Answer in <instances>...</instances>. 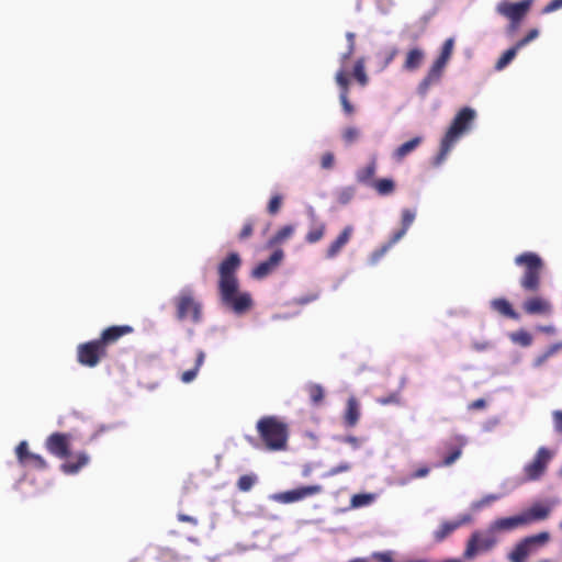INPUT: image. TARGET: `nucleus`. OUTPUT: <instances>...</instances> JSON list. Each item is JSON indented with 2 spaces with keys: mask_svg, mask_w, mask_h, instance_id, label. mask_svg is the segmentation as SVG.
Here are the masks:
<instances>
[{
  "mask_svg": "<svg viewBox=\"0 0 562 562\" xmlns=\"http://www.w3.org/2000/svg\"><path fill=\"white\" fill-rule=\"evenodd\" d=\"M240 267V256L237 252H231L217 268L221 303L238 315L246 313L252 306L251 295L248 292L239 291L237 271Z\"/></svg>",
  "mask_w": 562,
  "mask_h": 562,
  "instance_id": "nucleus-1",
  "label": "nucleus"
},
{
  "mask_svg": "<svg viewBox=\"0 0 562 562\" xmlns=\"http://www.w3.org/2000/svg\"><path fill=\"white\" fill-rule=\"evenodd\" d=\"M256 430L267 450L283 451L288 448L289 426L279 417H261L256 424Z\"/></svg>",
  "mask_w": 562,
  "mask_h": 562,
  "instance_id": "nucleus-2",
  "label": "nucleus"
},
{
  "mask_svg": "<svg viewBox=\"0 0 562 562\" xmlns=\"http://www.w3.org/2000/svg\"><path fill=\"white\" fill-rule=\"evenodd\" d=\"M475 119V111L469 106L462 108L454 116L450 127L446 132L440 143V149L434 159V165H441L451 148L459 140V138L469 130L471 123Z\"/></svg>",
  "mask_w": 562,
  "mask_h": 562,
  "instance_id": "nucleus-3",
  "label": "nucleus"
},
{
  "mask_svg": "<svg viewBox=\"0 0 562 562\" xmlns=\"http://www.w3.org/2000/svg\"><path fill=\"white\" fill-rule=\"evenodd\" d=\"M515 263L522 268L519 280L521 289L529 293H536L541 286V274L544 269L542 258L532 251H525L515 257Z\"/></svg>",
  "mask_w": 562,
  "mask_h": 562,
  "instance_id": "nucleus-4",
  "label": "nucleus"
},
{
  "mask_svg": "<svg viewBox=\"0 0 562 562\" xmlns=\"http://www.w3.org/2000/svg\"><path fill=\"white\" fill-rule=\"evenodd\" d=\"M172 302L176 310V318L179 322H190L192 324L202 322L203 305L191 289H182Z\"/></svg>",
  "mask_w": 562,
  "mask_h": 562,
  "instance_id": "nucleus-5",
  "label": "nucleus"
},
{
  "mask_svg": "<svg viewBox=\"0 0 562 562\" xmlns=\"http://www.w3.org/2000/svg\"><path fill=\"white\" fill-rule=\"evenodd\" d=\"M550 540L551 535L548 531H541L539 533L525 537L514 546L513 550L508 553L507 559L510 562H525L530 555L546 547Z\"/></svg>",
  "mask_w": 562,
  "mask_h": 562,
  "instance_id": "nucleus-6",
  "label": "nucleus"
},
{
  "mask_svg": "<svg viewBox=\"0 0 562 562\" xmlns=\"http://www.w3.org/2000/svg\"><path fill=\"white\" fill-rule=\"evenodd\" d=\"M497 542L498 539L490 526L485 530H476L467 541L463 558L473 560L479 554L491 551Z\"/></svg>",
  "mask_w": 562,
  "mask_h": 562,
  "instance_id": "nucleus-7",
  "label": "nucleus"
},
{
  "mask_svg": "<svg viewBox=\"0 0 562 562\" xmlns=\"http://www.w3.org/2000/svg\"><path fill=\"white\" fill-rule=\"evenodd\" d=\"M530 7L531 0H522L520 2L503 1L497 5V12L510 21L507 27L509 35L518 30L521 20L529 12Z\"/></svg>",
  "mask_w": 562,
  "mask_h": 562,
  "instance_id": "nucleus-8",
  "label": "nucleus"
},
{
  "mask_svg": "<svg viewBox=\"0 0 562 562\" xmlns=\"http://www.w3.org/2000/svg\"><path fill=\"white\" fill-rule=\"evenodd\" d=\"M416 213L413 210L404 209L402 211V227L394 232L389 241L381 248L376 249L371 255V262L376 263L397 241H400L407 233L411 225L414 223Z\"/></svg>",
  "mask_w": 562,
  "mask_h": 562,
  "instance_id": "nucleus-9",
  "label": "nucleus"
},
{
  "mask_svg": "<svg viewBox=\"0 0 562 562\" xmlns=\"http://www.w3.org/2000/svg\"><path fill=\"white\" fill-rule=\"evenodd\" d=\"M106 351L97 339L80 344L77 348L78 362L85 367L94 368L106 357Z\"/></svg>",
  "mask_w": 562,
  "mask_h": 562,
  "instance_id": "nucleus-10",
  "label": "nucleus"
},
{
  "mask_svg": "<svg viewBox=\"0 0 562 562\" xmlns=\"http://www.w3.org/2000/svg\"><path fill=\"white\" fill-rule=\"evenodd\" d=\"M551 459L552 452L548 448H539L532 461L524 468L526 479L528 481L539 480L544 474Z\"/></svg>",
  "mask_w": 562,
  "mask_h": 562,
  "instance_id": "nucleus-11",
  "label": "nucleus"
},
{
  "mask_svg": "<svg viewBox=\"0 0 562 562\" xmlns=\"http://www.w3.org/2000/svg\"><path fill=\"white\" fill-rule=\"evenodd\" d=\"M322 492L323 487L317 484L300 486L294 490L277 493L272 496V499L281 504H290L317 495Z\"/></svg>",
  "mask_w": 562,
  "mask_h": 562,
  "instance_id": "nucleus-12",
  "label": "nucleus"
},
{
  "mask_svg": "<svg viewBox=\"0 0 562 562\" xmlns=\"http://www.w3.org/2000/svg\"><path fill=\"white\" fill-rule=\"evenodd\" d=\"M46 450L59 459L70 457V435L64 432H53L45 440Z\"/></svg>",
  "mask_w": 562,
  "mask_h": 562,
  "instance_id": "nucleus-13",
  "label": "nucleus"
},
{
  "mask_svg": "<svg viewBox=\"0 0 562 562\" xmlns=\"http://www.w3.org/2000/svg\"><path fill=\"white\" fill-rule=\"evenodd\" d=\"M132 333H134V328L131 325H113L103 329L97 340L106 351L110 346H113L122 337Z\"/></svg>",
  "mask_w": 562,
  "mask_h": 562,
  "instance_id": "nucleus-14",
  "label": "nucleus"
},
{
  "mask_svg": "<svg viewBox=\"0 0 562 562\" xmlns=\"http://www.w3.org/2000/svg\"><path fill=\"white\" fill-rule=\"evenodd\" d=\"M446 66L447 64L438 59L434 61L426 76L418 85L417 91L420 95L425 97L429 88L440 81Z\"/></svg>",
  "mask_w": 562,
  "mask_h": 562,
  "instance_id": "nucleus-15",
  "label": "nucleus"
},
{
  "mask_svg": "<svg viewBox=\"0 0 562 562\" xmlns=\"http://www.w3.org/2000/svg\"><path fill=\"white\" fill-rule=\"evenodd\" d=\"M526 526V520L522 518L521 513L510 517L497 518L490 524V527L497 536L498 533L509 532Z\"/></svg>",
  "mask_w": 562,
  "mask_h": 562,
  "instance_id": "nucleus-16",
  "label": "nucleus"
},
{
  "mask_svg": "<svg viewBox=\"0 0 562 562\" xmlns=\"http://www.w3.org/2000/svg\"><path fill=\"white\" fill-rule=\"evenodd\" d=\"M283 258V250L280 248L276 249L267 260L260 262L252 270V277L256 279H262L267 277L282 262Z\"/></svg>",
  "mask_w": 562,
  "mask_h": 562,
  "instance_id": "nucleus-17",
  "label": "nucleus"
},
{
  "mask_svg": "<svg viewBox=\"0 0 562 562\" xmlns=\"http://www.w3.org/2000/svg\"><path fill=\"white\" fill-rule=\"evenodd\" d=\"M522 310L529 315H546L552 312V305L542 296H531L522 303Z\"/></svg>",
  "mask_w": 562,
  "mask_h": 562,
  "instance_id": "nucleus-18",
  "label": "nucleus"
},
{
  "mask_svg": "<svg viewBox=\"0 0 562 562\" xmlns=\"http://www.w3.org/2000/svg\"><path fill=\"white\" fill-rule=\"evenodd\" d=\"M308 215L311 217V226L304 239L307 244L312 245L324 238L326 234V224L317 218L313 209L310 210Z\"/></svg>",
  "mask_w": 562,
  "mask_h": 562,
  "instance_id": "nucleus-19",
  "label": "nucleus"
},
{
  "mask_svg": "<svg viewBox=\"0 0 562 562\" xmlns=\"http://www.w3.org/2000/svg\"><path fill=\"white\" fill-rule=\"evenodd\" d=\"M353 233V227L351 225H347L340 232V234L333 240L328 248L326 249V257L328 259H334L338 256L341 249L349 243Z\"/></svg>",
  "mask_w": 562,
  "mask_h": 562,
  "instance_id": "nucleus-20",
  "label": "nucleus"
},
{
  "mask_svg": "<svg viewBox=\"0 0 562 562\" xmlns=\"http://www.w3.org/2000/svg\"><path fill=\"white\" fill-rule=\"evenodd\" d=\"M551 513V506L536 503L528 509L521 513L522 518L526 520V526L535 521L544 520Z\"/></svg>",
  "mask_w": 562,
  "mask_h": 562,
  "instance_id": "nucleus-21",
  "label": "nucleus"
},
{
  "mask_svg": "<svg viewBox=\"0 0 562 562\" xmlns=\"http://www.w3.org/2000/svg\"><path fill=\"white\" fill-rule=\"evenodd\" d=\"M471 517L469 515H464L461 519L454 521H443L440 527L434 532V539L436 542L443 541L448 536H450L454 530L460 528L462 525L469 522Z\"/></svg>",
  "mask_w": 562,
  "mask_h": 562,
  "instance_id": "nucleus-22",
  "label": "nucleus"
},
{
  "mask_svg": "<svg viewBox=\"0 0 562 562\" xmlns=\"http://www.w3.org/2000/svg\"><path fill=\"white\" fill-rule=\"evenodd\" d=\"M68 460L61 464V471L66 474H76L83 467L89 463V456L86 452H79L72 459L67 458Z\"/></svg>",
  "mask_w": 562,
  "mask_h": 562,
  "instance_id": "nucleus-23",
  "label": "nucleus"
},
{
  "mask_svg": "<svg viewBox=\"0 0 562 562\" xmlns=\"http://www.w3.org/2000/svg\"><path fill=\"white\" fill-rule=\"evenodd\" d=\"M491 308L504 317H507L510 319L519 318V314L514 310L510 302L504 297H498V299L492 300Z\"/></svg>",
  "mask_w": 562,
  "mask_h": 562,
  "instance_id": "nucleus-24",
  "label": "nucleus"
},
{
  "mask_svg": "<svg viewBox=\"0 0 562 562\" xmlns=\"http://www.w3.org/2000/svg\"><path fill=\"white\" fill-rule=\"evenodd\" d=\"M360 418V404L355 396L347 401V407L344 415V422L347 427H355Z\"/></svg>",
  "mask_w": 562,
  "mask_h": 562,
  "instance_id": "nucleus-25",
  "label": "nucleus"
},
{
  "mask_svg": "<svg viewBox=\"0 0 562 562\" xmlns=\"http://www.w3.org/2000/svg\"><path fill=\"white\" fill-rule=\"evenodd\" d=\"M425 58V52L422 48L415 47L407 52L403 68L408 71L418 69Z\"/></svg>",
  "mask_w": 562,
  "mask_h": 562,
  "instance_id": "nucleus-26",
  "label": "nucleus"
},
{
  "mask_svg": "<svg viewBox=\"0 0 562 562\" xmlns=\"http://www.w3.org/2000/svg\"><path fill=\"white\" fill-rule=\"evenodd\" d=\"M295 232V226L292 224L285 225L277 231V233L268 240V247L281 245L290 239Z\"/></svg>",
  "mask_w": 562,
  "mask_h": 562,
  "instance_id": "nucleus-27",
  "label": "nucleus"
},
{
  "mask_svg": "<svg viewBox=\"0 0 562 562\" xmlns=\"http://www.w3.org/2000/svg\"><path fill=\"white\" fill-rule=\"evenodd\" d=\"M376 172V161L375 159H372L366 167L360 168L357 173L356 178L359 183L371 186V183L374 181L373 177Z\"/></svg>",
  "mask_w": 562,
  "mask_h": 562,
  "instance_id": "nucleus-28",
  "label": "nucleus"
},
{
  "mask_svg": "<svg viewBox=\"0 0 562 562\" xmlns=\"http://www.w3.org/2000/svg\"><path fill=\"white\" fill-rule=\"evenodd\" d=\"M422 140L423 138L417 136L405 142L395 149L393 154L394 158L398 161L403 160L408 154L414 151L420 145Z\"/></svg>",
  "mask_w": 562,
  "mask_h": 562,
  "instance_id": "nucleus-29",
  "label": "nucleus"
},
{
  "mask_svg": "<svg viewBox=\"0 0 562 562\" xmlns=\"http://www.w3.org/2000/svg\"><path fill=\"white\" fill-rule=\"evenodd\" d=\"M204 360H205V352L203 350H199L196 352V359H195L194 368L182 372L181 378H180L181 381L183 383L192 382L196 378L200 368L204 363Z\"/></svg>",
  "mask_w": 562,
  "mask_h": 562,
  "instance_id": "nucleus-30",
  "label": "nucleus"
},
{
  "mask_svg": "<svg viewBox=\"0 0 562 562\" xmlns=\"http://www.w3.org/2000/svg\"><path fill=\"white\" fill-rule=\"evenodd\" d=\"M457 446L451 449V451L445 457L441 462V465L449 467L454 463L462 454V448L465 445V440L462 436L456 437Z\"/></svg>",
  "mask_w": 562,
  "mask_h": 562,
  "instance_id": "nucleus-31",
  "label": "nucleus"
},
{
  "mask_svg": "<svg viewBox=\"0 0 562 562\" xmlns=\"http://www.w3.org/2000/svg\"><path fill=\"white\" fill-rule=\"evenodd\" d=\"M371 187L374 188L380 195H389L393 193L395 189V183L392 179L384 178L374 180L371 183Z\"/></svg>",
  "mask_w": 562,
  "mask_h": 562,
  "instance_id": "nucleus-32",
  "label": "nucleus"
},
{
  "mask_svg": "<svg viewBox=\"0 0 562 562\" xmlns=\"http://www.w3.org/2000/svg\"><path fill=\"white\" fill-rule=\"evenodd\" d=\"M521 49L516 43L513 47L505 50L495 64V69H504L517 55L518 50Z\"/></svg>",
  "mask_w": 562,
  "mask_h": 562,
  "instance_id": "nucleus-33",
  "label": "nucleus"
},
{
  "mask_svg": "<svg viewBox=\"0 0 562 562\" xmlns=\"http://www.w3.org/2000/svg\"><path fill=\"white\" fill-rule=\"evenodd\" d=\"M355 79L361 85L362 87L367 86L369 78L366 72V66H364V58H359L355 63L353 66V72H352Z\"/></svg>",
  "mask_w": 562,
  "mask_h": 562,
  "instance_id": "nucleus-34",
  "label": "nucleus"
},
{
  "mask_svg": "<svg viewBox=\"0 0 562 562\" xmlns=\"http://www.w3.org/2000/svg\"><path fill=\"white\" fill-rule=\"evenodd\" d=\"M510 340L522 347H529L532 344V336L525 329L517 330L510 334Z\"/></svg>",
  "mask_w": 562,
  "mask_h": 562,
  "instance_id": "nucleus-35",
  "label": "nucleus"
},
{
  "mask_svg": "<svg viewBox=\"0 0 562 562\" xmlns=\"http://www.w3.org/2000/svg\"><path fill=\"white\" fill-rule=\"evenodd\" d=\"M373 501H374L373 494L360 493V494H355L351 497L350 504L352 507L359 508V507L370 505Z\"/></svg>",
  "mask_w": 562,
  "mask_h": 562,
  "instance_id": "nucleus-36",
  "label": "nucleus"
},
{
  "mask_svg": "<svg viewBox=\"0 0 562 562\" xmlns=\"http://www.w3.org/2000/svg\"><path fill=\"white\" fill-rule=\"evenodd\" d=\"M454 47V40L452 37L447 38L441 47L440 55L438 56V60L448 64L451 58L452 52Z\"/></svg>",
  "mask_w": 562,
  "mask_h": 562,
  "instance_id": "nucleus-37",
  "label": "nucleus"
},
{
  "mask_svg": "<svg viewBox=\"0 0 562 562\" xmlns=\"http://www.w3.org/2000/svg\"><path fill=\"white\" fill-rule=\"evenodd\" d=\"M257 482V476L254 474L241 475L237 481V487L241 492L250 491Z\"/></svg>",
  "mask_w": 562,
  "mask_h": 562,
  "instance_id": "nucleus-38",
  "label": "nucleus"
},
{
  "mask_svg": "<svg viewBox=\"0 0 562 562\" xmlns=\"http://www.w3.org/2000/svg\"><path fill=\"white\" fill-rule=\"evenodd\" d=\"M32 453L33 452L29 451V446L26 441H21L15 448V454L21 465H26L29 457Z\"/></svg>",
  "mask_w": 562,
  "mask_h": 562,
  "instance_id": "nucleus-39",
  "label": "nucleus"
},
{
  "mask_svg": "<svg viewBox=\"0 0 562 562\" xmlns=\"http://www.w3.org/2000/svg\"><path fill=\"white\" fill-rule=\"evenodd\" d=\"M308 396L313 404H319L322 403L324 398V390L318 384H311L307 387Z\"/></svg>",
  "mask_w": 562,
  "mask_h": 562,
  "instance_id": "nucleus-40",
  "label": "nucleus"
},
{
  "mask_svg": "<svg viewBox=\"0 0 562 562\" xmlns=\"http://www.w3.org/2000/svg\"><path fill=\"white\" fill-rule=\"evenodd\" d=\"M25 467H30V468H33L36 470H45V469H47V462L41 454L32 453L29 457V460H27V463Z\"/></svg>",
  "mask_w": 562,
  "mask_h": 562,
  "instance_id": "nucleus-41",
  "label": "nucleus"
},
{
  "mask_svg": "<svg viewBox=\"0 0 562 562\" xmlns=\"http://www.w3.org/2000/svg\"><path fill=\"white\" fill-rule=\"evenodd\" d=\"M360 137V131L357 127L349 126L342 132V139L347 145H351Z\"/></svg>",
  "mask_w": 562,
  "mask_h": 562,
  "instance_id": "nucleus-42",
  "label": "nucleus"
},
{
  "mask_svg": "<svg viewBox=\"0 0 562 562\" xmlns=\"http://www.w3.org/2000/svg\"><path fill=\"white\" fill-rule=\"evenodd\" d=\"M335 79L337 85L340 87V91H346V93H349V79L346 70L339 69Z\"/></svg>",
  "mask_w": 562,
  "mask_h": 562,
  "instance_id": "nucleus-43",
  "label": "nucleus"
},
{
  "mask_svg": "<svg viewBox=\"0 0 562 562\" xmlns=\"http://www.w3.org/2000/svg\"><path fill=\"white\" fill-rule=\"evenodd\" d=\"M282 206V196L280 194H274L271 196L268 203V213L271 215H276Z\"/></svg>",
  "mask_w": 562,
  "mask_h": 562,
  "instance_id": "nucleus-44",
  "label": "nucleus"
},
{
  "mask_svg": "<svg viewBox=\"0 0 562 562\" xmlns=\"http://www.w3.org/2000/svg\"><path fill=\"white\" fill-rule=\"evenodd\" d=\"M350 469H351V464L349 462H341L340 464L330 468L325 475L326 476H335L340 473L348 472Z\"/></svg>",
  "mask_w": 562,
  "mask_h": 562,
  "instance_id": "nucleus-45",
  "label": "nucleus"
},
{
  "mask_svg": "<svg viewBox=\"0 0 562 562\" xmlns=\"http://www.w3.org/2000/svg\"><path fill=\"white\" fill-rule=\"evenodd\" d=\"M339 100L341 103V106L346 114L351 115L355 111L353 105L350 103L348 99V93L346 91H340Z\"/></svg>",
  "mask_w": 562,
  "mask_h": 562,
  "instance_id": "nucleus-46",
  "label": "nucleus"
},
{
  "mask_svg": "<svg viewBox=\"0 0 562 562\" xmlns=\"http://www.w3.org/2000/svg\"><path fill=\"white\" fill-rule=\"evenodd\" d=\"M394 553L392 551L373 552L371 559L378 562H394Z\"/></svg>",
  "mask_w": 562,
  "mask_h": 562,
  "instance_id": "nucleus-47",
  "label": "nucleus"
},
{
  "mask_svg": "<svg viewBox=\"0 0 562 562\" xmlns=\"http://www.w3.org/2000/svg\"><path fill=\"white\" fill-rule=\"evenodd\" d=\"M335 165V156L333 153L327 151L321 158V166L323 169H331Z\"/></svg>",
  "mask_w": 562,
  "mask_h": 562,
  "instance_id": "nucleus-48",
  "label": "nucleus"
},
{
  "mask_svg": "<svg viewBox=\"0 0 562 562\" xmlns=\"http://www.w3.org/2000/svg\"><path fill=\"white\" fill-rule=\"evenodd\" d=\"M539 35V31L537 29H532L530 30L527 35L525 37H522L521 40H519L517 42L518 44V47L522 48L525 47L527 44H529L531 41H533L535 38H537Z\"/></svg>",
  "mask_w": 562,
  "mask_h": 562,
  "instance_id": "nucleus-49",
  "label": "nucleus"
},
{
  "mask_svg": "<svg viewBox=\"0 0 562 562\" xmlns=\"http://www.w3.org/2000/svg\"><path fill=\"white\" fill-rule=\"evenodd\" d=\"M552 420H553V426H554V430L562 435V411H553L552 412Z\"/></svg>",
  "mask_w": 562,
  "mask_h": 562,
  "instance_id": "nucleus-50",
  "label": "nucleus"
},
{
  "mask_svg": "<svg viewBox=\"0 0 562 562\" xmlns=\"http://www.w3.org/2000/svg\"><path fill=\"white\" fill-rule=\"evenodd\" d=\"M352 196H353V189L346 188L339 192L338 202L340 204H347L351 201Z\"/></svg>",
  "mask_w": 562,
  "mask_h": 562,
  "instance_id": "nucleus-51",
  "label": "nucleus"
},
{
  "mask_svg": "<svg viewBox=\"0 0 562 562\" xmlns=\"http://www.w3.org/2000/svg\"><path fill=\"white\" fill-rule=\"evenodd\" d=\"M378 403L381 405L400 404L398 393H392L385 397L378 398Z\"/></svg>",
  "mask_w": 562,
  "mask_h": 562,
  "instance_id": "nucleus-52",
  "label": "nucleus"
},
{
  "mask_svg": "<svg viewBox=\"0 0 562 562\" xmlns=\"http://www.w3.org/2000/svg\"><path fill=\"white\" fill-rule=\"evenodd\" d=\"M254 232V223L251 221H248L244 224L240 233H239V239L244 240L252 235Z\"/></svg>",
  "mask_w": 562,
  "mask_h": 562,
  "instance_id": "nucleus-53",
  "label": "nucleus"
},
{
  "mask_svg": "<svg viewBox=\"0 0 562 562\" xmlns=\"http://www.w3.org/2000/svg\"><path fill=\"white\" fill-rule=\"evenodd\" d=\"M430 472V469L426 465L424 467H420L419 469H417L416 471H414L413 473H411L409 475V479L411 480H416V479H422V477H425L429 474Z\"/></svg>",
  "mask_w": 562,
  "mask_h": 562,
  "instance_id": "nucleus-54",
  "label": "nucleus"
},
{
  "mask_svg": "<svg viewBox=\"0 0 562 562\" xmlns=\"http://www.w3.org/2000/svg\"><path fill=\"white\" fill-rule=\"evenodd\" d=\"M562 8V0H551L542 10L543 13H551Z\"/></svg>",
  "mask_w": 562,
  "mask_h": 562,
  "instance_id": "nucleus-55",
  "label": "nucleus"
},
{
  "mask_svg": "<svg viewBox=\"0 0 562 562\" xmlns=\"http://www.w3.org/2000/svg\"><path fill=\"white\" fill-rule=\"evenodd\" d=\"M486 407V401L484 398H477L468 405L470 411L483 409Z\"/></svg>",
  "mask_w": 562,
  "mask_h": 562,
  "instance_id": "nucleus-56",
  "label": "nucleus"
},
{
  "mask_svg": "<svg viewBox=\"0 0 562 562\" xmlns=\"http://www.w3.org/2000/svg\"><path fill=\"white\" fill-rule=\"evenodd\" d=\"M178 520L182 521V522H189V524H191L193 526L198 525L196 518H194L192 516H189L187 514H182V513L178 514Z\"/></svg>",
  "mask_w": 562,
  "mask_h": 562,
  "instance_id": "nucleus-57",
  "label": "nucleus"
},
{
  "mask_svg": "<svg viewBox=\"0 0 562 562\" xmlns=\"http://www.w3.org/2000/svg\"><path fill=\"white\" fill-rule=\"evenodd\" d=\"M560 350H562V341H559V342H555V344L551 345L544 352L549 357H552L553 355H555Z\"/></svg>",
  "mask_w": 562,
  "mask_h": 562,
  "instance_id": "nucleus-58",
  "label": "nucleus"
},
{
  "mask_svg": "<svg viewBox=\"0 0 562 562\" xmlns=\"http://www.w3.org/2000/svg\"><path fill=\"white\" fill-rule=\"evenodd\" d=\"M346 38H347V42H348V47L350 48V50H355L356 48V34L352 33V32H347L346 33Z\"/></svg>",
  "mask_w": 562,
  "mask_h": 562,
  "instance_id": "nucleus-59",
  "label": "nucleus"
},
{
  "mask_svg": "<svg viewBox=\"0 0 562 562\" xmlns=\"http://www.w3.org/2000/svg\"><path fill=\"white\" fill-rule=\"evenodd\" d=\"M498 499V496L497 495H486L485 497H483L480 503L477 504V506H484V505H488L491 504L492 502H495Z\"/></svg>",
  "mask_w": 562,
  "mask_h": 562,
  "instance_id": "nucleus-60",
  "label": "nucleus"
},
{
  "mask_svg": "<svg viewBox=\"0 0 562 562\" xmlns=\"http://www.w3.org/2000/svg\"><path fill=\"white\" fill-rule=\"evenodd\" d=\"M316 297H317L316 295H306V296H301V297L296 299V302H297V304H300V305H304V304H307V303H310V302H312V301L316 300Z\"/></svg>",
  "mask_w": 562,
  "mask_h": 562,
  "instance_id": "nucleus-61",
  "label": "nucleus"
},
{
  "mask_svg": "<svg viewBox=\"0 0 562 562\" xmlns=\"http://www.w3.org/2000/svg\"><path fill=\"white\" fill-rule=\"evenodd\" d=\"M550 357L543 352L542 355L538 356L535 360V366L536 367H540L541 364H543Z\"/></svg>",
  "mask_w": 562,
  "mask_h": 562,
  "instance_id": "nucleus-62",
  "label": "nucleus"
},
{
  "mask_svg": "<svg viewBox=\"0 0 562 562\" xmlns=\"http://www.w3.org/2000/svg\"><path fill=\"white\" fill-rule=\"evenodd\" d=\"M539 330L544 333V334H548V335H553L555 334L557 329L554 326H551V325H548V326H540L539 327Z\"/></svg>",
  "mask_w": 562,
  "mask_h": 562,
  "instance_id": "nucleus-63",
  "label": "nucleus"
},
{
  "mask_svg": "<svg viewBox=\"0 0 562 562\" xmlns=\"http://www.w3.org/2000/svg\"><path fill=\"white\" fill-rule=\"evenodd\" d=\"M344 441L353 446V447H358L359 446V439L355 436H347L344 438Z\"/></svg>",
  "mask_w": 562,
  "mask_h": 562,
  "instance_id": "nucleus-64",
  "label": "nucleus"
}]
</instances>
